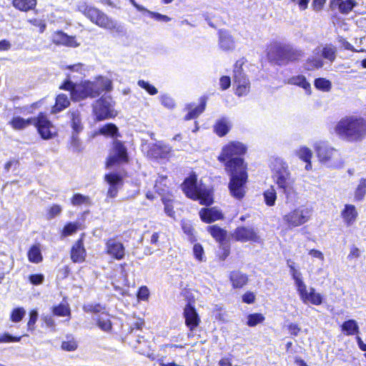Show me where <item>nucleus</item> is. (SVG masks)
Segmentation results:
<instances>
[{"label":"nucleus","mask_w":366,"mask_h":366,"mask_svg":"<svg viewBox=\"0 0 366 366\" xmlns=\"http://www.w3.org/2000/svg\"><path fill=\"white\" fill-rule=\"evenodd\" d=\"M61 88L70 90L72 99L79 101L87 97H96L104 91H110L112 83L109 79L100 76L94 81H85L77 84H73L71 81H66Z\"/></svg>","instance_id":"obj_1"},{"label":"nucleus","mask_w":366,"mask_h":366,"mask_svg":"<svg viewBox=\"0 0 366 366\" xmlns=\"http://www.w3.org/2000/svg\"><path fill=\"white\" fill-rule=\"evenodd\" d=\"M334 132L344 140L360 142L366 137V120L357 116H345L337 122Z\"/></svg>","instance_id":"obj_2"},{"label":"nucleus","mask_w":366,"mask_h":366,"mask_svg":"<svg viewBox=\"0 0 366 366\" xmlns=\"http://www.w3.org/2000/svg\"><path fill=\"white\" fill-rule=\"evenodd\" d=\"M272 178L278 188L285 194L287 202L297 195L295 189V179L288 165L281 159H275L272 164Z\"/></svg>","instance_id":"obj_3"},{"label":"nucleus","mask_w":366,"mask_h":366,"mask_svg":"<svg viewBox=\"0 0 366 366\" xmlns=\"http://www.w3.org/2000/svg\"><path fill=\"white\" fill-rule=\"evenodd\" d=\"M290 274L294 281L297 292L303 303H311L314 305H320L322 303V296L317 292L314 287H308L304 281L302 272L296 267L295 263H287Z\"/></svg>","instance_id":"obj_4"},{"label":"nucleus","mask_w":366,"mask_h":366,"mask_svg":"<svg viewBox=\"0 0 366 366\" xmlns=\"http://www.w3.org/2000/svg\"><path fill=\"white\" fill-rule=\"evenodd\" d=\"M182 189L189 198L199 200L201 204L209 205L213 202L211 190L204 185H197L194 175L184 180Z\"/></svg>","instance_id":"obj_5"},{"label":"nucleus","mask_w":366,"mask_h":366,"mask_svg":"<svg viewBox=\"0 0 366 366\" xmlns=\"http://www.w3.org/2000/svg\"><path fill=\"white\" fill-rule=\"evenodd\" d=\"M234 162L227 164V172L230 176L229 189L231 195L238 199L244 197L246 193V183L247 181V172L246 167L232 169Z\"/></svg>","instance_id":"obj_6"},{"label":"nucleus","mask_w":366,"mask_h":366,"mask_svg":"<svg viewBox=\"0 0 366 366\" xmlns=\"http://www.w3.org/2000/svg\"><path fill=\"white\" fill-rule=\"evenodd\" d=\"M247 151L246 147L239 142H231L222 149V152L218 157L220 162H225V169L227 170V164L232 162H234L232 169H239V167H246L241 156L244 154Z\"/></svg>","instance_id":"obj_7"},{"label":"nucleus","mask_w":366,"mask_h":366,"mask_svg":"<svg viewBox=\"0 0 366 366\" xmlns=\"http://www.w3.org/2000/svg\"><path fill=\"white\" fill-rule=\"evenodd\" d=\"M78 9L98 26L111 31H120L117 23L100 10L85 4L79 5Z\"/></svg>","instance_id":"obj_8"},{"label":"nucleus","mask_w":366,"mask_h":366,"mask_svg":"<svg viewBox=\"0 0 366 366\" xmlns=\"http://www.w3.org/2000/svg\"><path fill=\"white\" fill-rule=\"evenodd\" d=\"M336 48L331 44H326L317 46L312 53L311 57L308 58L305 64V69L307 71H312L322 68L324 65L322 58L332 62L336 57Z\"/></svg>","instance_id":"obj_9"},{"label":"nucleus","mask_w":366,"mask_h":366,"mask_svg":"<svg viewBox=\"0 0 366 366\" xmlns=\"http://www.w3.org/2000/svg\"><path fill=\"white\" fill-rule=\"evenodd\" d=\"M313 147L320 162L330 167H338L342 164L340 154L335 148L327 146L321 141L315 142Z\"/></svg>","instance_id":"obj_10"},{"label":"nucleus","mask_w":366,"mask_h":366,"mask_svg":"<svg viewBox=\"0 0 366 366\" xmlns=\"http://www.w3.org/2000/svg\"><path fill=\"white\" fill-rule=\"evenodd\" d=\"M312 214L311 208L301 205L285 213L282 216V222L289 229H292L307 222L310 219Z\"/></svg>","instance_id":"obj_11"},{"label":"nucleus","mask_w":366,"mask_h":366,"mask_svg":"<svg viewBox=\"0 0 366 366\" xmlns=\"http://www.w3.org/2000/svg\"><path fill=\"white\" fill-rule=\"evenodd\" d=\"M304 56L302 50L290 45L279 46L276 49L275 60L279 65H286L290 62L300 60Z\"/></svg>","instance_id":"obj_12"},{"label":"nucleus","mask_w":366,"mask_h":366,"mask_svg":"<svg viewBox=\"0 0 366 366\" xmlns=\"http://www.w3.org/2000/svg\"><path fill=\"white\" fill-rule=\"evenodd\" d=\"M243 64L242 60L237 61L233 70L234 84L236 86L235 93L239 97L247 94L250 88L249 80L243 72Z\"/></svg>","instance_id":"obj_13"},{"label":"nucleus","mask_w":366,"mask_h":366,"mask_svg":"<svg viewBox=\"0 0 366 366\" xmlns=\"http://www.w3.org/2000/svg\"><path fill=\"white\" fill-rule=\"evenodd\" d=\"M94 113L97 120L114 117L117 112L113 108V102L109 97L101 98L94 105Z\"/></svg>","instance_id":"obj_14"},{"label":"nucleus","mask_w":366,"mask_h":366,"mask_svg":"<svg viewBox=\"0 0 366 366\" xmlns=\"http://www.w3.org/2000/svg\"><path fill=\"white\" fill-rule=\"evenodd\" d=\"M127 161V149L120 142L114 141L107 161V167H111L116 164L124 163Z\"/></svg>","instance_id":"obj_15"},{"label":"nucleus","mask_w":366,"mask_h":366,"mask_svg":"<svg viewBox=\"0 0 366 366\" xmlns=\"http://www.w3.org/2000/svg\"><path fill=\"white\" fill-rule=\"evenodd\" d=\"M34 124L44 139H50L56 135V129L51 122L42 114H40Z\"/></svg>","instance_id":"obj_16"},{"label":"nucleus","mask_w":366,"mask_h":366,"mask_svg":"<svg viewBox=\"0 0 366 366\" xmlns=\"http://www.w3.org/2000/svg\"><path fill=\"white\" fill-rule=\"evenodd\" d=\"M340 217L346 227H351L356 223L359 212L354 204H345L340 212Z\"/></svg>","instance_id":"obj_17"},{"label":"nucleus","mask_w":366,"mask_h":366,"mask_svg":"<svg viewBox=\"0 0 366 366\" xmlns=\"http://www.w3.org/2000/svg\"><path fill=\"white\" fill-rule=\"evenodd\" d=\"M104 179L109 184L107 197H116L123 184L122 177L117 174L110 173L105 175Z\"/></svg>","instance_id":"obj_18"},{"label":"nucleus","mask_w":366,"mask_h":366,"mask_svg":"<svg viewBox=\"0 0 366 366\" xmlns=\"http://www.w3.org/2000/svg\"><path fill=\"white\" fill-rule=\"evenodd\" d=\"M106 252L117 260L122 259L125 255V248L123 244L114 239H110L106 242Z\"/></svg>","instance_id":"obj_19"},{"label":"nucleus","mask_w":366,"mask_h":366,"mask_svg":"<svg viewBox=\"0 0 366 366\" xmlns=\"http://www.w3.org/2000/svg\"><path fill=\"white\" fill-rule=\"evenodd\" d=\"M171 147L162 142H158L150 146L147 154L154 159H167L169 157Z\"/></svg>","instance_id":"obj_20"},{"label":"nucleus","mask_w":366,"mask_h":366,"mask_svg":"<svg viewBox=\"0 0 366 366\" xmlns=\"http://www.w3.org/2000/svg\"><path fill=\"white\" fill-rule=\"evenodd\" d=\"M52 41L57 45H63L69 47H77L80 45L74 36H68L66 34L58 31L53 34Z\"/></svg>","instance_id":"obj_21"},{"label":"nucleus","mask_w":366,"mask_h":366,"mask_svg":"<svg viewBox=\"0 0 366 366\" xmlns=\"http://www.w3.org/2000/svg\"><path fill=\"white\" fill-rule=\"evenodd\" d=\"M233 235L235 239L241 242L257 241L259 239L253 229L247 227L237 228Z\"/></svg>","instance_id":"obj_22"},{"label":"nucleus","mask_w":366,"mask_h":366,"mask_svg":"<svg viewBox=\"0 0 366 366\" xmlns=\"http://www.w3.org/2000/svg\"><path fill=\"white\" fill-rule=\"evenodd\" d=\"M184 315L186 325L191 330L198 326L199 323V318L194 307L191 305L189 304L185 307Z\"/></svg>","instance_id":"obj_23"},{"label":"nucleus","mask_w":366,"mask_h":366,"mask_svg":"<svg viewBox=\"0 0 366 366\" xmlns=\"http://www.w3.org/2000/svg\"><path fill=\"white\" fill-rule=\"evenodd\" d=\"M86 250L82 239L78 240L71 249V259L74 262H83L85 260Z\"/></svg>","instance_id":"obj_24"},{"label":"nucleus","mask_w":366,"mask_h":366,"mask_svg":"<svg viewBox=\"0 0 366 366\" xmlns=\"http://www.w3.org/2000/svg\"><path fill=\"white\" fill-rule=\"evenodd\" d=\"M199 215L202 221L209 223L222 219V212L216 207L202 209L199 212Z\"/></svg>","instance_id":"obj_25"},{"label":"nucleus","mask_w":366,"mask_h":366,"mask_svg":"<svg viewBox=\"0 0 366 366\" xmlns=\"http://www.w3.org/2000/svg\"><path fill=\"white\" fill-rule=\"evenodd\" d=\"M287 84L301 87L307 94H311V84L304 75L299 74L290 77L287 80Z\"/></svg>","instance_id":"obj_26"},{"label":"nucleus","mask_w":366,"mask_h":366,"mask_svg":"<svg viewBox=\"0 0 366 366\" xmlns=\"http://www.w3.org/2000/svg\"><path fill=\"white\" fill-rule=\"evenodd\" d=\"M219 44L220 48L224 51L232 50L235 47L233 37L225 31H221L219 32Z\"/></svg>","instance_id":"obj_27"},{"label":"nucleus","mask_w":366,"mask_h":366,"mask_svg":"<svg viewBox=\"0 0 366 366\" xmlns=\"http://www.w3.org/2000/svg\"><path fill=\"white\" fill-rule=\"evenodd\" d=\"M229 279L234 288H241L248 282L247 274L239 271H233L229 274Z\"/></svg>","instance_id":"obj_28"},{"label":"nucleus","mask_w":366,"mask_h":366,"mask_svg":"<svg viewBox=\"0 0 366 366\" xmlns=\"http://www.w3.org/2000/svg\"><path fill=\"white\" fill-rule=\"evenodd\" d=\"M37 1L36 0H13L12 5L13 6L21 11H28L34 9L36 6Z\"/></svg>","instance_id":"obj_29"},{"label":"nucleus","mask_w":366,"mask_h":366,"mask_svg":"<svg viewBox=\"0 0 366 366\" xmlns=\"http://www.w3.org/2000/svg\"><path fill=\"white\" fill-rule=\"evenodd\" d=\"M341 330L345 335H354L359 332V325L356 320H348L342 323Z\"/></svg>","instance_id":"obj_30"},{"label":"nucleus","mask_w":366,"mask_h":366,"mask_svg":"<svg viewBox=\"0 0 366 366\" xmlns=\"http://www.w3.org/2000/svg\"><path fill=\"white\" fill-rule=\"evenodd\" d=\"M70 102L65 94H59L56 98L55 105L51 109L52 114H56L69 107Z\"/></svg>","instance_id":"obj_31"},{"label":"nucleus","mask_w":366,"mask_h":366,"mask_svg":"<svg viewBox=\"0 0 366 366\" xmlns=\"http://www.w3.org/2000/svg\"><path fill=\"white\" fill-rule=\"evenodd\" d=\"M231 124L226 118L219 119L214 125V132L219 137H223L227 134L230 129Z\"/></svg>","instance_id":"obj_32"},{"label":"nucleus","mask_w":366,"mask_h":366,"mask_svg":"<svg viewBox=\"0 0 366 366\" xmlns=\"http://www.w3.org/2000/svg\"><path fill=\"white\" fill-rule=\"evenodd\" d=\"M35 118L23 119L20 117H14L10 122V124L14 129H23L29 125L34 124Z\"/></svg>","instance_id":"obj_33"},{"label":"nucleus","mask_w":366,"mask_h":366,"mask_svg":"<svg viewBox=\"0 0 366 366\" xmlns=\"http://www.w3.org/2000/svg\"><path fill=\"white\" fill-rule=\"evenodd\" d=\"M357 5L355 0H343L337 5L332 6V9L337 8L339 11L343 14H349Z\"/></svg>","instance_id":"obj_34"},{"label":"nucleus","mask_w":366,"mask_h":366,"mask_svg":"<svg viewBox=\"0 0 366 366\" xmlns=\"http://www.w3.org/2000/svg\"><path fill=\"white\" fill-rule=\"evenodd\" d=\"M28 259L31 262L39 263L42 261L43 257L39 244H34L28 252Z\"/></svg>","instance_id":"obj_35"},{"label":"nucleus","mask_w":366,"mask_h":366,"mask_svg":"<svg viewBox=\"0 0 366 366\" xmlns=\"http://www.w3.org/2000/svg\"><path fill=\"white\" fill-rule=\"evenodd\" d=\"M366 195V178L361 179L354 192V201L361 202Z\"/></svg>","instance_id":"obj_36"},{"label":"nucleus","mask_w":366,"mask_h":366,"mask_svg":"<svg viewBox=\"0 0 366 366\" xmlns=\"http://www.w3.org/2000/svg\"><path fill=\"white\" fill-rule=\"evenodd\" d=\"M97 322L99 327L105 332L109 331L112 329L110 317L107 312H102V315H99Z\"/></svg>","instance_id":"obj_37"},{"label":"nucleus","mask_w":366,"mask_h":366,"mask_svg":"<svg viewBox=\"0 0 366 366\" xmlns=\"http://www.w3.org/2000/svg\"><path fill=\"white\" fill-rule=\"evenodd\" d=\"M264 199L267 206H274L277 199V192L274 187H270L264 194Z\"/></svg>","instance_id":"obj_38"},{"label":"nucleus","mask_w":366,"mask_h":366,"mask_svg":"<svg viewBox=\"0 0 366 366\" xmlns=\"http://www.w3.org/2000/svg\"><path fill=\"white\" fill-rule=\"evenodd\" d=\"M265 320L264 316L261 313H253L247 315L246 324L249 327H255L262 323Z\"/></svg>","instance_id":"obj_39"},{"label":"nucleus","mask_w":366,"mask_h":366,"mask_svg":"<svg viewBox=\"0 0 366 366\" xmlns=\"http://www.w3.org/2000/svg\"><path fill=\"white\" fill-rule=\"evenodd\" d=\"M129 343L141 354H144L145 349L148 347V342L143 337H139V335L134 342L130 340Z\"/></svg>","instance_id":"obj_40"},{"label":"nucleus","mask_w":366,"mask_h":366,"mask_svg":"<svg viewBox=\"0 0 366 366\" xmlns=\"http://www.w3.org/2000/svg\"><path fill=\"white\" fill-rule=\"evenodd\" d=\"M296 155L303 160L304 162H308L311 160V158L312 157V150L305 146L300 147L299 149H297L295 151Z\"/></svg>","instance_id":"obj_41"},{"label":"nucleus","mask_w":366,"mask_h":366,"mask_svg":"<svg viewBox=\"0 0 366 366\" xmlns=\"http://www.w3.org/2000/svg\"><path fill=\"white\" fill-rule=\"evenodd\" d=\"M71 204L74 206L90 205L91 200L88 196H84L81 194H76L71 199Z\"/></svg>","instance_id":"obj_42"},{"label":"nucleus","mask_w":366,"mask_h":366,"mask_svg":"<svg viewBox=\"0 0 366 366\" xmlns=\"http://www.w3.org/2000/svg\"><path fill=\"white\" fill-rule=\"evenodd\" d=\"M66 69L70 71V73L67 74V76L69 78L76 77L75 75H73V73H78L80 75H84L85 71H86L85 66L81 63L68 66Z\"/></svg>","instance_id":"obj_43"},{"label":"nucleus","mask_w":366,"mask_h":366,"mask_svg":"<svg viewBox=\"0 0 366 366\" xmlns=\"http://www.w3.org/2000/svg\"><path fill=\"white\" fill-rule=\"evenodd\" d=\"M315 86L319 90L329 92L332 88V84L325 78H318L315 81Z\"/></svg>","instance_id":"obj_44"},{"label":"nucleus","mask_w":366,"mask_h":366,"mask_svg":"<svg viewBox=\"0 0 366 366\" xmlns=\"http://www.w3.org/2000/svg\"><path fill=\"white\" fill-rule=\"evenodd\" d=\"M26 315V310L23 307L14 309L11 312L10 320L13 322H19Z\"/></svg>","instance_id":"obj_45"},{"label":"nucleus","mask_w":366,"mask_h":366,"mask_svg":"<svg viewBox=\"0 0 366 366\" xmlns=\"http://www.w3.org/2000/svg\"><path fill=\"white\" fill-rule=\"evenodd\" d=\"M79 224L76 222H69L64 226L61 231V237H65L75 233L79 229Z\"/></svg>","instance_id":"obj_46"},{"label":"nucleus","mask_w":366,"mask_h":366,"mask_svg":"<svg viewBox=\"0 0 366 366\" xmlns=\"http://www.w3.org/2000/svg\"><path fill=\"white\" fill-rule=\"evenodd\" d=\"M205 108V102H202L199 105L194 109H189L188 114L186 116V119H191L197 117L201 113L203 112Z\"/></svg>","instance_id":"obj_47"},{"label":"nucleus","mask_w":366,"mask_h":366,"mask_svg":"<svg viewBox=\"0 0 366 366\" xmlns=\"http://www.w3.org/2000/svg\"><path fill=\"white\" fill-rule=\"evenodd\" d=\"M83 309L86 312L99 313L100 315H102V312H106L105 307L99 304H89L84 305Z\"/></svg>","instance_id":"obj_48"},{"label":"nucleus","mask_w":366,"mask_h":366,"mask_svg":"<svg viewBox=\"0 0 366 366\" xmlns=\"http://www.w3.org/2000/svg\"><path fill=\"white\" fill-rule=\"evenodd\" d=\"M117 127L113 124H108L99 129V133L105 136L114 137L117 133Z\"/></svg>","instance_id":"obj_49"},{"label":"nucleus","mask_w":366,"mask_h":366,"mask_svg":"<svg viewBox=\"0 0 366 366\" xmlns=\"http://www.w3.org/2000/svg\"><path fill=\"white\" fill-rule=\"evenodd\" d=\"M62 211V207L59 204H53L47 209L46 219H52L59 216Z\"/></svg>","instance_id":"obj_50"},{"label":"nucleus","mask_w":366,"mask_h":366,"mask_svg":"<svg viewBox=\"0 0 366 366\" xmlns=\"http://www.w3.org/2000/svg\"><path fill=\"white\" fill-rule=\"evenodd\" d=\"M208 230L211 235L219 242H220L224 237V232L221 228L215 225L209 227Z\"/></svg>","instance_id":"obj_51"},{"label":"nucleus","mask_w":366,"mask_h":366,"mask_svg":"<svg viewBox=\"0 0 366 366\" xmlns=\"http://www.w3.org/2000/svg\"><path fill=\"white\" fill-rule=\"evenodd\" d=\"M71 125L74 132H79L82 129L79 112L71 113Z\"/></svg>","instance_id":"obj_52"},{"label":"nucleus","mask_w":366,"mask_h":366,"mask_svg":"<svg viewBox=\"0 0 366 366\" xmlns=\"http://www.w3.org/2000/svg\"><path fill=\"white\" fill-rule=\"evenodd\" d=\"M193 254L194 258L199 262L205 261L204 249L199 244H195L193 247Z\"/></svg>","instance_id":"obj_53"},{"label":"nucleus","mask_w":366,"mask_h":366,"mask_svg":"<svg viewBox=\"0 0 366 366\" xmlns=\"http://www.w3.org/2000/svg\"><path fill=\"white\" fill-rule=\"evenodd\" d=\"M163 186L164 187H167V177L165 176H159L158 179L156 180V184L154 185V187L157 192H159L160 194H163L167 190L162 187L161 186Z\"/></svg>","instance_id":"obj_54"},{"label":"nucleus","mask_w":366,"mask_h":366,"mask_svg":"<svg viewBox=\"0 0 366 366\" xmlns=\"http://www.w3.org/2000/svg\"><path fill=\"white\" fill-rule=\"evenodd\" d=\"M53 313L56 316L64 317L70 315V310L68 306L65 305H59L53 308Z\"/></svg>","instance_id":"obj_55"},{"label":"nucleus","mask_w":366,"mask_h":366,"mask_svg":"<svg viewBox=\"0 0 366 366\" xmlns=\"http://www.w3.org/2000/svg\"><path fill=\"white\" fill-rule=\"evenodd\" d=\"M137 84L140 87L145 89L151 95H154L158 92L157 89L154 86L144 80H139Z\"/></svg>","instance_id":"obj_56"},{"label":"nucleus","mask_w":366,"mask_h":366,"mask_svg":"<svg viewBox=\"0 0 366 366\" xmlns=\"http://www.w3.org/2000/svg\"><path fill=\"white\" fill-rule=\"evenodd\" d=\"M177 348H183V346L175 344H164L159 347V350L164 354H170L172 352H174Z\"/></svg>","instance_id":"obj_57"},{"label":"nucleus","mask_w":366,"mask_h":366,"mask_svg":"<svg viewBox=\"0 0 366 366\" xmlns=\"http://www.w3.org/2000/svg\"><path fill=\"white\" fill-rule=\"evenodd\" d=\"M144 325V322L142 319H134L130 323V334L140 330Z\"/></svg>","instance_id":"obj_58"},{"label":"nucleus","mask_w":366,"mask_h":366,"mask_svg":"<svg viewBox=\"0 0 366 366\" xmlns=\"http://www.w3.org/2000/svg\"><path fill=\"white\" fill-rule=\"evenodd\" d=\"M162 201L164 204V212L170 217H174V212L173 210V206L170 199H167L165 197H162Z\"/></svg>","instance_id":"obj_59"},{"label":"nucleus","mask_w":366,"mask_h":366,"mask_svg":"<svg viewBox=\"0 0 366 366\" xmlns=\"http://www.w3.org/2000/svg\"><path fill=\"white\" fill-rule=\"evenodd\" d=\"M38 319V312L36 310H33L30 312L29 314V320L27 323L28 329L30 330H34V325Z\"/></svg>","instance_id":"obj_60"},{"label":"nucleus","mask_w":366,"mask_h":366,"mask_svg":"<svg viewBox=\"0 0 366 366\" xmlns=\"http://www.w3.org/2000/svg\"><path fill=\"white\" fill-rule=\"evenodd\" d=\"M61 348L66 351H74L77 348V343L74 340L64 341L61 344Z\"/></svg>","instance_id":"obj_61"},{"label":"nucleus","mask_w":366,"mask_h":366,"mask_svg":"<svg viewBox=\"0 0 366 366\" xmlns=\"http://www.w3.org/2000/svg\"><path fill=\"white\" fill-rule=\"evenodd\" d=\"M149 296V290L146 286H142L138 291L137 298L139 300L147 301Z\"/></svg>","instance_id":"obj_62"},{"label":"nucleus","mask_w":366,"mask_h":366,"mask_svg":"<svg viewBox=\"0 0 366 366\" xmlns=\"http://www.w3.org/2000/svg\"><path fill=\"white\" fill-rule=\"evenodd\" d=\"M157 357V362L159 363V366H183L175 363L174 361H167V357L164 355L159 354L158 355Z\"/></svg>","instance_id":"obj_63"},{"label":"nucleus","mask_w":366,"mask_h":366,"mask_svg":"<svg viewBox=\"0 0 366 366\" xmlns=\"http://www.w3.org/2000/svg\"><path fill=\"white\" fill-rule=\"evenodd\" d=\"M28 22L36 27H39L40 33H43L46 29V23L42 19H28Z\"/></svg>","instance_id":"obj_64"}]
</instances>
